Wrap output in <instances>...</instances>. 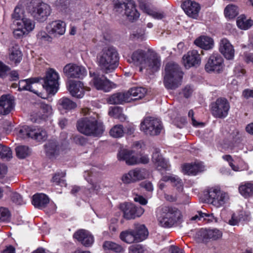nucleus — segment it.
<instances>
[{
    "label": "nucleus",
    "mask_w": 253,
    "mask_h": 253,
    "mask_svg": "<svg viewBox=\"0 0 253 253\" xmlns=\"http://www.w3.org/2000/svg\"><path fill=\"white\" fill-rule=\"evenodd\" d=\"M131 62L140 66V71L143 68L150 70L152 72L157 71L161 66L160 57L156 54H148L142 49H137L132 52L131 55Z\"/></svg>",
    "instance_id": "1"
},
{
    "label": "nucleus",
    "mask_w": 253,
    "mask_h": 253,
    "mask_svg": "<svg viewBox=\"0 0 253 253\" xmlns=\"http://www.w3.org/2000/svg\"><path fill=\"white\" fill-rule=\"evenodd\" d=\"M97 59L99 67L106 74L114 71L118 65V54L112 47L103 48L98 54Z\"/></svg>",
    "instance_id": "2"
},
{
    "label": "nucleus",
    "mask_w": 253,
    "mask_h": 253,
    "mask_svg": "<svg viewBox=\"0 0 253 253\" xmlns=\"http://www.w3.org/2000/svg\"><path fill=\"white\" fill-rule=\"evenodd\" d=\"M183 73L179 66L174 62L167 63L163 83L167 89L174 90L182 84Z\"/></svg>",
    "instance_id": "3"
},
{
    "label": "nucleus",
    "mask_w": 253,
    "mask_h": 253,
    "mask_svg": "<svg viewBox=\"0 0 253 253\" xmlns=\"http://www.w3.org/2000/svg\"><path fill=\"white\" fill-rule=\"evenodd\" d=\"M159 224L164 227H170L182 218L181 211L172 207L165 206L157 210Z\"/></svg>",
    "instance_id": "4"
},
{
    "label": "nucleus",
    "mask_w": 253,
    "mask_h": 253,
    "mask_svg": "<svg viewBox=\"0 0 253 253\" xmlns=\"http://www.w3.org/2000/svg\"><path fill=\"white\" fill-rule=\"evenodd\" d=\"M104 130L103 123L95 118H85L80 121V132L86 135L100 136Z\"/></svg>",
    "instance_id": "5"
},
{
    "label": "nucleus",
    "mask_w": 253,
    "mask_h": 253,
    "mask_svg": "<svg viewBox=\"0 0 253 253\" xmlns=\"http://www.w3.org/2000/svg\"><path fill=\"white\" fill-rule=\"evenodd\" d=\"M210 107L211 113L214 118L223 119L228 116L230 106L226 98L219 97L211 103Z\"/></svg>",
    "instance_id": "6"
},
{
    "label": "nucleus",
    "mask_w": 253,
    "mask_h": 253,
    "mask_svg": "<svg viewBox=\"0 0 253 253\" xmlns=\"http://www.w3.org/2000/svg\"><path fill=\"white\" fill-rule=\"evenodd\" d=\"M163 126L161 121L154 117L145 118L140 124V129L146 134L157 135L159 134Z\"/></svg>",
    "instance_id": "7"
},
{
    "label": "nucleus",
    "mask_w": 253,
    "mask_h": 253,
    "mask_svg": "<svg viewBox=\"0 0 253 253\" xmlns=\"http://www.w3.org/2000/svg\"><path fill=\"white\" fill-rule=\"evenodd\" d=\"M58 73L53 69H49L46 72L44 84L42 85L48 94H55L58 89Z\"/></svg>",
    "instance_id": "8"
},
{
    "label": "nucleus",
    "mask_w": 253,
    "mask_h": 253,
    "mask_svg": "<svg viewBox=\"0 0 253 253\" xmlns=\"http://www.w3.org/2000/svg\"><path fill=\"white\" fill-rule=\"evenodd\" d=\"M51 9L49 5L44 2H39L29 9L31 16L40 22L45 21L50 15Z\"/></svg>",
    "instance_id": "9"
},
{
    "label": "nucleus",
    "mask_w": 253,
    "mask_h": 253,
    "mask_svg": "<svg viewBox=\"0 0 253 253\" xmlns=\"http://www.w3.org/2000/svg\"><path fill=\"white\" fill-rule=\"evenodd\" d=\"M208 194L211 203L217 208L221 207L229 200L228 194L221 191L218 186L210 188Z\"/></svg>",
    "instance_id": "10"
},
{
    "label": "nucleus",
    "mask_w": 253,
    "mask_h": 253,
    "mask_svg": "<svg viewBox=\"0 0 253 253\" xmlns=\"http://www.w3.org/2000/svg\"><path fill=\"white\" fill-rule=\"evenodd\" d=\"M222 236V232L217 229L202 228L196 232L195 238L198 242H207L210 240H218Z\"/></svg>",
    "instance_id": "11"
},
{
    "label": "nucleus",
    "mask_w": 253,
    "mask_h": 253,
    "mask_svg": "<svg viewBox=\"0 0 253 253\" xmlns=\"http://www.w3.org/2000/svg\"><path fill=\"white\" fill-rule=\"evenodd\" d=\"M125 7V14L129 20H136L140 14L136 9L135 4L132 0H125L123 3L118 2L115 4V8L119 9Z\"/></svg>",
    "instance_id": "12"
},
{
    "label": "nucleus",
    "mask_w": 253,
    "mask_h": 253,
    "mask_svg": "<svg viewBox=\"0 0 253 253\" xmlns=\"http://www.w3.org/2000/svg\"><path fill=\"white\" fill-rule=\"evenodd\" d=\"M93 86L97 90H103L105 92L110 91L116 85L110 82L104 76L93 73L91 80Z\"/></svg>",
    "instance_id": "13"
},
{
    "label": "nucleus",
    "mask_w": 253,
    "mask_h": 253,
    "mask_svg": "<svg viewBox=\"0 0 253 253\" xmlns=\"http://www.w3.org/2000/svg\"><path fill=\"white\" fill-rule=\"evenodd\" d=\"M223 67V59L217 53H213L209 57L205 65V70L207 72H215L219 73Z\"/></svg>",
    "instance_id": "14"
},
{
    "label": "nucleus",
    "mask_w": 253,
    "mask_h": 253,
    "mask_svg": "<svg viewBox=\"0 0 253 253\" xmlns=\"http://www.w3.org/2000/svg\"><path fill=\"white\" fill-rule=\"evenodd\" d=\"M123 211L124 217L127 219H134L140 216L144 210L141 207H136L132 204H123L120 206Z\"/></svg>",
    "instance_id": "15"
},
{
    "label": "nucleus",
    "mask_w": 253,
    "mask_h": 253,
    "mask_svg": "<svg viewBox=\"0 0 253 253\" xmlns=\"http://www.w3.org/2000/svg\"><path fill=\"white\" fill-rule=\"evenodd\" d=\"M184 66L186 68L198 66L201 61L200 54L196 50L189 51L182 58Z\"/></svg>",
    "instance_id": "16"
},
{
    "label": "nucleus",
    "mask_w": 253,
    "mask_h": 253,
    "mask_svg": "<svg viewBox=\"0 0 253 253\" xmlns=\"http://www.w3.org/2000/svg\"><path fill=\"white\" fill-rule=\"evenodd\" d=\"M219 51L227 60H232L234 57L235 49L229 40L222 39L219 43Z\"/></svg>",
    "instance_id": "17"
},
{
    "label": "nucleus",
    "mask_w": 253,
    "mask_h": 253,
    "mask_svg": "<svg viewBox=\"0 0 253 253\" xmlns=\"http://www.w3.org/2000/svg\"><path fill=\"white\" fill-rule=\"evenodd\" d=\"M66 24L61 20H55L49 23L46 27L48 34L54 37L64 35L66 31Z\"/></svg>",
    "instance_id": "18"
},
{
    "label": "nucleus",
    "mask_w": 253,
    "mask_h": 253,
    "mask_svg": "<svg viewBox=\"0 0 253 253\" xmlns=\"http://www.w3.org/2000/svg\"><path fill=\"white\" fill-rule=\"evenodd\" d=\"M182 7L188 16L195 19L198 17L200 6L197 2L187 0L183 2Z\"/></svg>",
    "instance_id": "19"
},
{
    "label": "nucleus",
    "mask_w": 253,
    "mask_h": 253,
    "mask_svg": "<svg viewBox=\"0 0 253 253\" xmlns=\"http://www.w3.org/2000/svg\"><path fill=\"white\" fill-rule=\"evenodd\" d=\"M40 80L39 78H31L21 80L19 82L18 90H29L39 96V92L35 89V87L38 85L36 84L38 83Z\"/></svg>",
    "instance_id": "20"
},
{
    "label": "nucleus",
    "mask_w": 253,
    "mask_h": 253,
    "mask_svg": "<svg viewBox=\"0 0 253 253\" xmlns=\"http://www.w3.org/2000/svg\"><path fill=\"white\" fill-rule=\"evenodd\" d=\"M14 108V100L10 95H3L0 97V114H8Z\"/></svg>",
    "instance_id": "21"
},
{
    "label": "nucleus",
    "mask_w": 253,
    "mask_h": 253,
    "mask_svg": "<svg viewBox=\"0 0 253 253\" xmlns=\"http://www.w3.org/2000/svg\"><path fill=\"white\" fill-rule=\"evenodd\" d=\"M119 161H125L128 165H134L138 162V158L132 151L126 149L121 150L117 155Z\"/></svg>",
    "instance_id": "22"
},
{
    "label": "nucleus",
    "mask_w": 253,
    "mask_h": 253,
    "mask_svg": "<svg viewBox=\"0 0 253 253\" xmlns=\"http://www.w3.org/2000/svg\"><path fill=\"white\" fill-rule=\"evenodd\" d=\"M181 172L187 174H196L202 172L205 166L201 163H187L181 166Z\"/></svg>",
    "instance_id": "23"
},
{
    "label": "nucleus",
    "mask_w": 253,
    "mask_h": 253,
    "mask_svg": "<svg viewBox=\"0 0 253 253\" xmlns=\"http://www.w3.org/2000/svg\"><path fill=\"white\" fill-rule=\"evenodd\" d=\"M194 43L200 48L207 50L212 49L214 46L213 40L210 37L205 36L196 39Z\"/></svg>",
    "instance_id": "24"
},
{
    "label": "nucleus",
    "mask_w": 253,
    "mask_h": 253,
    "mask_svg": "<svg viewBox=\"0 0 253 253\" xmlns=\"http://www.w3.org/2000/svg\"><path fill=\"white\" fill-rule=\"evenodd\" d=\"M152 161L156 168L159 170L162 169L168 170L170 167L168 161L164 159L158 151L153 154Z\"/></svg>",
    "instance_id": "25"
},
{
    "label": "nucleus",
    "mask_w": 253,
    "mask_h": 253,
    "mask_svg": "<svg viewBox=\"0 0 253 253\" xmlns=\"http://www.w3.org/2000/svg\"><path fill=\"white\" fill-rule=\"evenodd\" d=\"M77 107V104L67 97H62L58 102V108L59 111L63 113H67Z\"/></svg>",
    "instance_id": "26"
},
{
    "label": "nucleus",
    "mask_w": 253,
    "mask_h": 253,
    "mask_svg": "<svg viewBox=\"0 0 253 253\" xmlns=\"http://www.w3.org/2000/svg\"><path fill=\"white\" fill-rule=\"evenodd\" d=\"M44 147L46 155L50 158H54L59 154L60 146L56 140L49 141Z\"/></svg>",
    "instance_id": "27"
},
{
    "label": "nucleus",
    "mask_w": 253,
    "mask_h": 253,
    "mask_svg": "<svg viewBox=\"0 0 253 253\" xmlns=\"http://www.w3.org/2000/svg\"><path fill=\"white\" fill-rule=\"evenodd\" d=\"M49 199L45 194L37 193L33 195L32 204L35 207L39 209H43L48 204Z\"/></svg>",
    "instance_id": "28"
},
{
    "label": "nucleus",
    "mask_w": 253,
    "mask_h": 253,
    "mask_svg": "<svg viewBox=\"0 0 253 253\" xmlns=\"http://www.w3.org/2000/svg\"><path fill=\"white\" fill-rule=\"evenodd\" d=\"M9 58L11 61L16 64L20 62L22 59V54L18 44L12 43L9 48Z\"/></svg>",
    "instance_id": "29"
},
{
    "label": "nucleus",
    "mask_w": 253,
    "mask_h": 253,
    "mask_svg": "<svg viewBox=\"0 0 253 253\" xmlns=\"http://www.w3.org/2000/svg\"><path fill=\"white\" fill-rule=\"evenodd\" d=\"M133 230L138 242L145 240L148 236V230L144 224H134Z\"/></svg>",
    "instance_id": "30"
},
{
    "label": "nucleus",
    "mask_w": 253,
    "mask_h": 253,
    "mask_svg": "<svg viewBox=\"0 0 253 253\" xmlns=\"http://www.w3.org/2000/svg\"><path fill=\"white\" fill-rule=\"evenodd\" d=\"M63 73L68 78L78 79L79 78V66L76 64H68L64 66Z\"/></svg>",
    "instance_id": "31"
},
{
    "label": "nucleus",
    "mask_w": 253,
    "mask_h": 253,
    "mask_svg": "<svg viewBox=\"0 0 253 253\" xmlns=\"http://www.w3.org/2000/svg\"><path fill=\"white\" fill-rule=\"evenodd\" d=\"M129 98V102L143 98L146 93L145 88L141 87H132L126 92Z\"/></svg>",
    "instance_id": "32"
},
{
    "label": "nucleus",
    "mask_w": 253,
    "mask_h": 253,
    "mask_svg": "<svg viewBox=\"0 0 253 253\" xmlns=\"http://www.w3.org/2000/svg\"><path fill=\"white\" fill-rule=\"evenodd\" d=\"M128 98L126 92H117L111 95L107 101L110 104H121L124 102H129Z\"/></svg>",
    "instance_id": "33"
},
{
    "label": "nucleus",
    "mask_w": 253,
    "mask_h": 253,
    "mask_svg": "<svg viewBox=\"0 0 253 253\" xmlns=\"http://www.w3.org/2000/svg\"><path fill=\"white\" fill-rule=\"evenodd\" d=\"M47 137L45 130L42 127L32 126L31 139L38 142L45 141Z\"/></svg>",
    "instance_id": "34"
},
{
    "label": "nucleus",
    "mask_w": 253,
    "mask_h": 253,
    "mask_svg": "<svg viewBox=\"0 0 253 253\" xmlns=\"http://www.w3.org/2000/svg\"><path fill=\"white\" fill-rule=\"evenodd\" d=\"M240 194L245 198H248L253 196V183L244 182L238 187Z\"/></svg>",
    "instance_id": "35"
},
{
    "label": "nucleus",
    "mask_w": 253,
    "mask_h": 253,
    "mask_svg": "<svg viewBox=\"0 0 253 253\" xmlns=\"http://www.w3.org/2000/svg\"><path fill=\"white\" fill-rule=\"evenodd\" d=\"M15 25L22 28L28 35L32 32L35 28V21L26 17L16 22Z\"/></svg>",
    "instance_id": "36"
},
{
    "label": "nucleus",
    "mask_w": 253,
    "mask_h": 253,
    "mask_svg": "<svg viewBox=\"0 0 253 253\" xmlns=\"http://www.w3.org/2000/svg\"><path fill=\"white\" fill-rule=\"evenodd\" d=\"M80 242L86 247H90L94 242L93 236L88 231L80 230Z\"/></svg>",
    "instance_id": "37"
},
{
    "label": "nucleus",
    "mask_w": 253,
    "mask_h": 253,
    "mask_svg": "<svg viewBox=\"0 0 253 253\" xmlns=\"http://www.w3.org/2000/svg\"><path fill=\"white\" fill-rule=\"evenodd\" d=\"M251 219V215L249 213L245 212H242L239 216H237L235 213H233L231 215V218L228 220V223L229 224L235 226L238 224L241 220H250Z\"/></svg>",
    "instance_id": "38"
},
{
    "label": "nucleus",
    "mask_w": 253,
    "mask_h": 253,
    "mask_svg": "<svg viewBox=\"0 0 253 253\" xmlns=\"http://www.w3.org/2000/svg\"><path fill=\"white\" fill-rule=\"evenodd\" d=\"M121 239L127 244L138 242L132 229L122 232L120 235Z\"/></svg>",
    "instance_id": "39"
},
{
    "label": "nucleus",
    "mask_w": 253,
    "mask_h": 253,
    "mask_svg": "<svg viewBox=\"0 0 253 253\" xmlns=\"http://www.w3.org/2000/svg\"><path fill=\"white\" fill-rule=\"evenodd\" d=\"M32 126H24L16 129L17 136L21 139L31 138Z\"/></svg>",
    "instance_id": "40"
},
{
    "label": "nucleus",
    "mask_w": 253,
    "mask_h": 253,
    "mask_svg": "<svg viewBox=\"0 0 253 253\" xmlns=\"http://www.w3.org/2000/svg\"><path fill=\"white\" fill-rule=\"evenodd\" d=\"M67 88L71 95L75 97L78 98V93L79 91V81L70 80L68 82Z\"/></svg>",
    "instance_id": "41"
},
{
    "label": "nucleus",
    "mask_w": 253,
    "mask_h": 253,
    "mask_svg": "<svg viewBox=\"0 0 253 253\" xmlns=\"http://www.w3.org/2000/svg\"><path fill=\"white\" fill-rule=\"evenodd\" d=\"M236 22L238 27L242 30H248L253 25V21L247 19L243 15L238 17Z\"/></svg>",
    "instance_id": "42"
},
{
    "label": "nucleus",
    "mask_w": 253,
    "mask_h": 253,
    "mask_svg": "<svg viewBox=\"0 0 253 253\" xmlns=\"http://www.w3.org/2000/svg\"><path fill=\"white\" fill-rule=\"evenodd\" d=\"M239 13V8L234 4H228L224 9V15L229 19L234 18Z\"/></svg>",
    "instance_id": "43"
},
{
    "label": "nucleus",
    "mask_w": 253,
    "mask_h": 253,
    "mask_svg": "<svg viewBox=\"0 0 253 253\" xmlns=\"http://www.w3.org/2000/svg\"><path fill=\"white\" fill-rule=\"evenodd\" d=\"M141 6L145 12L156 19L161 20L165 17L163 12L152 10L146 4H143Z\"/></svg>",
    "instance_id": "44"
},
{
    "label": "nucleus",
    "mask_w": 253,
    "mask_h": 253,
    "mask_svg": "<svg viewBox=\"0 0 253 253\" xmlns=\"http://www.w3.org/2000/svg\"><path fill=\"white\" fill-rule=\"evenodd\" d=\"M15 151L17 157L19 159H24L31 154L30 148L25 145L18 146L15 148Z\"/></svg>",
    "instance_id": "45"
},
{
    "label": "nucleus",
    "mask_w": 253,
    "mask_h": 253,
    "mask_svg": "<svg viewBox=\"0 0 253 253\" xmlns=\"http://www.w3.org/2000/svg\"><path fill=\"white\" fill-rule=\"evenodd\" d=\"M103 247L105 250H112L116 253L124 252V249L121 246L111 241L105 242Z\"/></svg>",
    "instance_id": "46"
},
{
    "label": "nucleus",
    "mask_w": 253,
    "mask_h": 253,
    "mask_svg": "<svg viewBox=\"0 0 253 253\" xmlns=\"http://www.w3.org/2000/svg\"><path fill=\"white\" fill-rule=\"evenodd\" d=\"M125 130L121 125L114 126L110 130V134L115 138L121 137L124 135Z\"/></svg>",
    "instance_id": "47"
},
{
    "label": "nucleus",
    "mask_w": 253,
    "mask_h": 253,
    "mask_svg": "<svg viewBox=\"0 0 253 253\" xmlns=\"http://www.w3.org/2000/svg\"><path fill=\"white\" fill-rule=\"evenodd\" d=\"M122 180L124 183L128 184L145 178L143 175H123Z\"/></svg>",
    "instance_id": "48"
},
{
    "label": "nucleus",
    "mask_w": 253,
    "mask_h": 253,
    "mask_svg": "<svg viewBox=\"0 0 253 253\" xmlns=\"http://www.w3.org/2000/svg\"><path fill=\"white\" fill-rule=\"evenodd\" d=\"M203 218L204 220H207L208 222H212L214 219V217L213 214H208L204 213L202 211H198L197 214L193 216L191 218L192 220H195L196 219L201 220Z\"/></svg>",
    "instance_id": "49"
},
{
    "label": "nucleus",
    "mask_w": 253,
    "mask_h": 253,
    "mask_svg": "<svg viewBox=\"0 0 253 253\" xmlns=\"http://www.w3.org/2000/svg\"><path fill=\"white\" fill-rule=\"evenodd\" d=\"M24 11L19 5H17L14 9L13 13L11 15L12 19L13 20V22L17 21H19L22 18H24Z\"/></svg>",
    "instance_id": "50"
},
{
    "label": "nucleus",
    "mask_w": 253,
    "mask_h": 253,
    "mask_svg": "<svg viewBox=\"0 0 253 253\" xmlns=\"http://www.w3.org/2000/svg\"><path fill=\"white\" fill-rule=\"evenodd\" d=\"M162 181L169 182L173 186L180 187L182 186V181L177 176H172L169 175H165L162 179Z\"/></svg>",
    "instance_id": "51"
},
{
    "label": "nucleus",
    "mask_w": 253,
    "mask_h": 253,
    "mask_svg": "<svg viewBox=\"0 0 253 253\" xmlns=\"http://www.w3.org/2000/svg\"><path fill=\"white\" fill-rule=\"evenodd\" d=\"M0 157L2 159L9 160L12 157V151L10 148L0 144Z\"/></svg>",
    "instance_id": "52"
},
{
    "label": "nucleus",
    "mask_w": 253,
    "mask_h": 253,
    "mask_svg": "<svg viewBox=\"0 0 253 253\" xmlns=\"http://www.w3.org/2000/svg\"><path fill=\"white\" fill-rule=\"evenodd\" d=\"M38 41L40 42H51L52 38L44 31H40L37 35Z\"/></svg>",
    "instance_id": "53"
},
{
    "label": "nucleus",
    "mask_w": 253,
    "mask_h": 253,
    "mask_svg": "<svg viewBox=\"0 0 253 253\" xmlns=\"http://www.w3.org/2000/svg\"><path fill=\"white\" fill-rule=\"evenodd\" d=\"M51 181L54 185L61 186L66 185L64 175H54Z\"/></svg>",
    "instance_id": "54"
},
{
    "label": "nucleus",
    "mask_w": 253,
    "mask_h": 253,
    "mask_svg": "<svg viewBox=\"0 0 253 253\" xmlns=\"http://www.w3.org/2000/svg\"><path fill=\"white\" fill-rule=\"evenodd\" d=\"M122 110L120 107H115L112 108L111 111L109 112L110 116H113L114 118H118L121 121L126 120V117L124 115L121 114Z\"/></svg>",
    "instance_id": "55"
},
{
    "label": "nucleus",
    "mask_w": 253,
    "mask_h": 253,
    "mask_svg": "<svg viewBox=\"0 0 253 253\" xmlns=\"http://www.w3.org/2000/svg\"><path fill=\"white\" fill-rule=\"evenodd\" d=\"M9 192L11 193L10 196V199L14 203L18 205H21L26 203L23 200L21 195L18 193L11 192V190H9Z\"/></svg>",
    "instance_id": "56"
},
{
    "label": "nucleus",
    "mask_w": 253,
    "mask_h": 253,
    "mask_svg": "<svg viewBox=\"0 0 253 253\" xmlns=\"http://www.w3.org/2000/svg\"><path fill=\"white\" fill-rule=\"evenodd\" d=\"M10 215V212L8 209L4 207H0V221L8 220Z\"/></svg>",
    "instance_id": "57"
},
{
    "label": "nucleus",
    "mask_w": 253,
    "mask_h": 253,
    "mask_svg": "<svg viewBox=\"0 0 253 253\" xmlns=\"http://www.w3.org/2000/svg\"><path fill=\"white\" fill-rule=\"evenodd\" d=\"M13 34L16 39H22L25 36L28 34L20 26H17V28L14 29L13 31Z\"/></svg>",
    "instance_id": "58"
},
{
    "label": "nucleus",
    "mask_w": 253,
    "mask_h": 253,
    "mask_svg": "<svg viewBox=\"0 0 253 253\" xmlns=\"http://www.w3.org/2000/svg\"><path fill=\"white\" fill-rule=\"evenodd\" d=\"M144 251V248L141 245H132L129 248V253H143Z\"/></svg>",
    "instance_id": "59"
},
{
    "label": "nucleus",
    "mask_w": 253,
    "mask_h": 253,
    "mask_svg": "<svg viewBox=\"0 0 253 253\" xmlns=\"http://www.w3.org/2000/svg\"><path fill=\"white\" fill-rule=\"evenodd\" d=\"M9 71V67L0 61V77H5L6 75H7V73Z\"/></svg>",
    "instance_id": "60"
},
{
    "label": "nucleus",
    "mask_w": 253,
    "mask_h": 253,
    "mask_svg": "<svg viewBox=\"0 0 253 253\" xmlns=\"http://www.w3.org/2000/svg\"><path fill=\"white\" fill-rule=\"evenodd\" d=\"M222 158L223 160L227 161L229 163L230 166L231 167L232 169L233 170H234L235 171H240L239 168L238 167H236L233 165V164L232 163L233 160L232 157L230 155H223L222 156Z\"/></svg>",
    "instance_id": "61"
},
{
    "label": "nucleus",
    "mask_w": 253,
    "mask_h": 253,
    "mask_svg": "<svg viewBox=\"0 0 253 253\" xmlns=\"http://www.w3.org/2000/svg\"><path fill=\"white\" fill-rule=\"evenodd\" d=\"M188 117L191 118L192 124L194 126L198 127L199 126H203L204 124L203 123L198 122L194 117V112L192 110H190L188 112Z\"/></svg>",
    "instance_id": "62"
},
{
    "label": "nucleus",
    "mask_w": 253,
    "mask_h": 253,
    "mask_svg": "<svg viewBox=\"0 0 253 253\" xmlns=\"http://www.w3.org/2000/svg\"><path fill=\"white\" fill-rule=\"evenodd\" d=\"M193 89L192 86L187 85L182 89V94L185 98L189 97L192 94Z\"/></svg>",
    "instance_id": "63"
},
{
    "label": "nucleus",
    "mask_w": 253,
    "mask_h": 253,
    "mask_svg": "<svg viewBox=\"0 0 253 253\" xmlns=\"http://www.w3.org/2000/svg\"><path fill=\"white\" fill-rule=\"evenodd\" d=\"M133 36L140 40H143L145 38V30L143 28H140L137 30L133 34Z\"/></svg>",
    "instance_id": "64"
}]
</instances>
